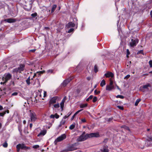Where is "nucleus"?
<instances>
[{
	"instance_id": "nucleus-16",
	"label": "nucleus",
	"mask_w": 152,
	"mask_h": 152,
	"mask_svg": "<svg viewBox=\"0 0 152 152\" xmlns=\"http://www.w3.org/2000/svg\"><path fill=\"white\" fill-rule=\"evenodd\" d=\"M114 88V86H111L110 85H107L106 87V90L110 91L113 89Z\"/></svg>"
},
{
	"instance_id": "nucleus-17",
	"label": "nucleus",
	"mask_w": 152,
	"mask_h": 152,
	"mask_svg": "<svg viewBox=\"0 0 152 152\" xmlns=\"http://www.w3.org/2000/svg\"><path fill=\"white\" fill-rule=\"evenodd\" d=\"M102 152H109V150L108 149V147L107 146L104 145L103 147V149L102 150Z\"/></svg>"
},
{
	"instance_id": "nucleus-3",
	"label": "nucleus",
	"mask_w": 152,
	"mask_h": 152,
	"mask_svg": "<svg viewBox=\"0 0 152 152\" xmlns=\"http://www.w3.org/2000/svg\"><path fill=\"white\" fill-rule=\"evenodd\" d=\"M30 112L29 117L30 120L28 121V122L31 121L32 122H34L37 119V115L34 112H31V111H30Z\"/></svg>"
},
{
	"instance_id": "nucleus-7",
	"label": "nucleus",
	"mask_w": 152,
	"mask_h": 152,
	"mask_svg": "<svg viewBox=\"0 0 152 152\" xmlns=\"http://www.w3.org/2000/svg\"><path fill=\"white\" fill-rule=\"evenodd\" d=\"M66 137V135L65 134H62L61 136L57 137L54 141V143L55 144L58 142L61 141L65 139Z\"/></svg>"
},
{
	"instance_id": "nucleus-8",
	"label": "nucleus",
	"mask_w": 152,
	"mask_h": 152,
	"mask_svg": "<svg viewBox=\"0 0 152 152\" xmlns=\"http://www.w3.org/2000/svg\"><path fill=\"white\" fill-rule=\"evenodd\" d=\"M77 145V143H75L69 145L68 147L67 150H65V151L66 152L68 151H72L76 150L77 148L76 147V146Z\"/></svg>"
},
{
	"instance_id": "nucleus-55",
	"label": "nucleus",
	"mask_w": 152,
	"mask_h": 152,
	"mask_svg": "<svg viewBox=\"0 0 152 152\" xmlns=\"http://www.w3.org/2000/svg\"><path fill=\"white\" fill-rule=\"evenodd\" d=\"M35 82H37L39 85V82L38 79H36L35 80Z\"/></svg>"
},
{
	"instance_id": "nucleus-64",
	"label": "nucleus",
	"mask_w": 152,
	"mask_h": 152,
	"mask_svg": "<svg viewBox=\"0 0 152 152\" xmlns=\"http://www.w3.org/2000/svg\"><path fill=\"white\" fill-rule=\"evenodd\" d=\"M150 15H151V17H152V10L151 12Z\"/></svg>"
},
{
	"instance_id": "nucleus-13",
	"label": "nucleus",
	"mask_w": 152,
	"mask_h": 152,
	"mask_svg": "<svg viewBox=\"0 0 152 152\" xmlns=\"http://www.w3.org/2000/svg\"><path fill=\"white\" fill-rule=\"evenodd\" d=\"M104 76L106 77H113L114 76L113 74L111 72H108L107 73L104 74Z\"/></svg>"
},
{
	"instance_id": "nucleus-60",
	"label": "nucleus",
	"mask_w": 152,
	"mask_h": 152,
	"mask_svg": "<svg viewBox=\"0 0 152 152\" xmlns=\"http://www.w3.org/2000/svg\"><path fill=\"white\" fill-rule=\"evenodd\" d=\"M75 115H75V114H74L73 115V116H72V117L71 119V120H73V119L74 118V117H75Z\"/></svg>"
},
{
	"instance_id": "nucleus-58",
	"label": "nucleus",
	"mask_w": 152,
	"mask_h": 152,
	"mask_svg": "<svg viewBox=\"0 0 152 152\" xmlns=\"http://www.w3.org/2000/svg\"><path fill=\"white\" fill-rule=\"evenodd\" d=\"M71 113L69 112L67 114V116L68 117H69L70 115L71 114Z\"/></svg>"
},
{
	"instance_id": "nucleus-9",
	"label": "nucleus",
	"mask_w": 152,
	"mask_h": 152,
	"mask_svg": "<svg viewBox=\"0 0 152 152\" xmlns=\"http://www.w3.org/2000/svg\"><path fill=\"white\" fill-rule=\"evenodd\" d=\"M138 39H132L131 41L130 42V46L132 47H134L135 46L136 44L138 42Z\"/></svg>"
},
{
	"instance_id": "nucleus-11",
	"label": "nucleus",
	"mask_w": 152,
	"mask_h": 152,
	"mask_svg": "<svg viewBox=\"0 0 152 152\" xmlns=\"http://www.w3.org/2000/svg\"><path fill=\"white\" fill-rule=\"evenodd\" d=\"M71 80V79L70 78H68L66 80H65L61 83V86L63 87H65L70 82Z\"/></svg>"
},
{
	"instance_id": "nucleus-21",
	"label": "nucleus",
	"mask_w": 152,
	"mask_h": 152,
	"mask_svg": "<svg viewBox=\"0 0 152 152\" xmlns=\"http://www.w3.org/2000/svg\"><path fill=\"white\" fill-rule=\"evenodd\" d=\"M105 85V82L104 79L102 80L100 83V86L101 87H103Z\"/></svg>"
},
{
	"instance_id": "nucleus-24",
	"label": "nucleus",
	"mask_w": 152,
	"mask_h": 152,
	"mask_svg": "<svg viewBox=\"0 0 152 152\" xmlns=\"http://www.w3.org/2000/svg\"><path fill=\"white\" fill-rule=\"evenodd\" d=\"M30 77H29L26 80V83L28 85H29L30 84Z\"/></svg>"
},
{
	"instance_id": "nucleus-27",
	"label": "nucleus",
	"mask_w": 152,
	"mask_h": 152,
	"mask_svg": "<svg viewBox=\"0 0 152 152\" xmlns=\"http://www.w3.org/2000/svg\"><path fill=\"white\" fill-rule=\"evenodd\" d=\"M93 95H90L88 98L86 99V101H88L90 99H91L93 98Z\"/></svg>"
},
{
	"instance_id": "nucleus-34",
	"label": "nucleus",
	"mask_w": 152,
	"mask_h": 152,
	"mask_svg": "<svg viewBox=\"0 0 152 152\" xmlns=\"http://www.w3.org/2000/svg\"><path fill=\"white\" fill-rule=\"evenodd\" d=\"M3 146L4 147L6 148L7 147L8 144L6 142H5L3 144Z\"/></svg>"
},
{
	"instance_id": "nucleus-50",
	"label": "nucleus",
	"mask_w": 152,
	"mask_h": 152,
	"mask_svg": "<svg viewBox=\"0 0 152 152\" xmlns=\"http://www.w3.org/2000/svg\"><path fill=\"white\" fill-rule=\"evenodd\" d=\"M59 115H58L57 114H55V118H58L59 117Z\"/></svg>"
},
{
	"instance_id": "nucleus-44",
	"label": "nucleus",
	"mask_w": 152,
	"mask_h": 152,
	"mask_svg": "<svg viewBox=\"0 0 152 152\" xmlns=\"http://www.w3.org/2000/svg\"><path fill=\"white\" fill-rule=\"evenodd\" d=\"M83 110V109H81L80 110H79L76 112L74 114L75 115H76L78 113H79L81 111Z\"/></svg>"
},
{
	"instance_id": "nucleus-2",
	"label": "nucleus",
	"mask_w": 152,
	"mask_h": 152,
	"mask_svg": "<svg viewBox=\"0 0 152 152\" xmlns=\"http://www.w3.org/2000/svg\"><path fill=\"white\" fill-rule=\"evenodd\" d=\"M24 67V65L21 64L18 67L12 70V72L13 73H21V72L23 71Z\"/></svg>"
},
{
	"instance_id": "nucleus-30",
	"label": "nucleus",
	"mask_w": 152,
	"mask_h": 152,
	"mask_svg": "<svg viewBox=\"0 0 152 152\" xmlns=\"http://www.w3.org/2000/svg\"><path fill=\"white\" fill-rule=\"evenodd\" d=\"M94 71L95 72L98 71V68L96 65H95L94 66Z\"/></svg>"
},
{
	"instance_id": "nucleus-47",
	"label": "nucleus",
	"mask_w": 152,
	"mask_h": 152,
	"mask_svg": "<svg viewBox=\"0 0 152 152\" xmlns=\"http://www.w3.org/2000/svg\"><path fill=\"white\" fill-rule=\"evenodd\" d=\"M55 117V115L52 114L50 115V118H54Z\"/></svg>"
},
{
	"instance_id": "nucleus-12",
	"label": "nucleus",
	"mask_w": 152,
	"mask_h": 152,
	"mask_svg": "<svg viewBox=\"0 0 152 152\" xmlns=\"http://www.w3.org/2000/svg\"><path fill=\"white\" fill-rule=\"evenodd\" d=\"M75 24L74 23L72 22H70L66 25V28H69L71 27H73L75 26Z\"/></svg>"
},
{
	"instance_id": "nucleus-40",
	"label": "nucleus",
	"mask_w": 152,
	"mask_h": 152,
	"mask_svg": "<svg viewBox=\"0 0 152 152\" xmlns=\"http://www.w3.org/2000/svg\"><path fill=\"white\" fill-rule=\"evenodd\" d=\"M94 93L96 94H99L100 91H97L96 90H95L94 91Z\"/></svg>"
},
{
	"instance_id": "nucleus-35",
	"label": "nucleus",
	"mask_w": 152,
	"mask_h": 152,
	"mask_svg": "<svg viewBox=\"0 0 152 152\" xmlns=\"http://www.w3.org/2000/svg\"><path fill=\"white\" fill-rule=\"evenodd\" d=\"M31 15L33 18L37 16V14L36 13H32L31 14Z\"/></svg>"
},
{
	"instance_id": "nucleus-62",
	"label": "nucleus",
	"mask_w": 152,
	"mask_h": 152,
	"mask_svg": "<svg viewBox=\"0 0 152 152\" xmlns=\"http://www.w3.org/2000/svg\"><path fill=\"white\" fill-rule=\"evenodd\" d=\"M85 133H86L85 132H83L81 135H83V136H85L86 135V134H85Z\"/></svg>"
},
{
	"instance_id": "nucleus-26",
	"label": "nucleus",
	"mask_w": 152,
	"mask_h": 152,
	"mask_svg": "<svg viewBox=\"0 0 152 152\" xmlns=\"http://www.w3.org/2000/svg\"><path fill=\"white\" fill-rule=\"evenodd\" d=\"M64 102H63L62 101L61 102V103H60L61 107L62 110H63V108L64 107Z\"/></svg>"
},
{
	"instance_id": "nucleus-53",
	"label": "nucleus",
	"mask_w": 152,
	"mask_h": 152,
	"mask_svg": "<svg viewBox=\"0 0 152 152\" xmlns=\"http://www.w3.org/2000/svg\"><path fill=\"white\" fill-rule=\"evenodd\" d=\"M47 92L45 91H44V96L43 97H45L46 96Z\"/></svg>"
},
{
	"instance_id": "nucleus-54",
	"label": "nucleus",
	"mask_w": 152,
	"mask_h": 152,
	"mask_svg": "<svg viewBox=\"0 0 152 152\" xmlns=\"http://www.w3.org/2000/svg\"><path fill=\"white\" fill-rule=\"evenodd\" d=\"M130 77V75H127L126 76H125L124 77L125 79L128 78Z\"/></svg>"
},
{
	"instance_id": "nucleus-38",
	"label": "nucleus",
	"mask_w": 152,
	"mask_h": 152,
	"mask_svg": "<svg viewBox=\"0 0 152 152\" xmlns=\"http://www.w3.org/2000/svg\"><path fill=\"white\" fill-rule=\"evenodd\" d=\"M74 30V28H71L68 31V33H70L71 32H72Z\"/></svg>"
},
{
	"instance_id": "nucleus-5",
	"label": "nucleus",
	"mask_w": 152,
	"mask_h": 152,
	"mask_svg": "<svg viewBox=\"0 0 152 152\" xmlns=\"http://www.w3.org/2000/svg\"><path fill=\"white\" fill-rule=\"evenodd\" d=\"M16 148L18 152L20 151V149L26 150L30 148L29 147L26 146L24 144H18L16 145Z\"/></svg>"
},
{
	"instance_id": "nucleus-57",
	"label": "nucleus",
	"mask_w": 152,
	"mask_h": 152,
	"mask_svg": "<svg viewBox=\"0 0 152 152\" xmlns=\"http://www.w3.org/2000/svg\"><path fill=\"white\" fill-rule=\"evenodd\" d=\"M68 117H67V116L65 115L64 117L62 119H63L64 120H65L66 118H67Z\"/></svg>"
},
{
	"instance_id": "nucleus-10",
	"label": "nucleus",
	"mask_w": 152,
	"mask_h": 152,
	"mask_svg": "<svg viewBox=\"0 0 152 152\" xmlns=\"http://www.w3.org/2000/svg\"><path fill=\"white\" fill-rule=\"evenodd\" d=\"M58 97L57 96H55L52 97L49 101L50 104H53L56 103V100L58 99Z\"/></svg>"
},
{
	"instance_id": "nucleus-37",
	"label": "nucleus",
	"mask_w": 152,
	"mask_h": 152,
	"mask_svg": "<svg viewBox=\"0 0 152 152\" xmlns=\"http://www.w3.org/2000/svg\"><path fill=\"white\" fill-rule=\"evenodd\" d=\"M5 89H4L3 90H1V91L2 92V95H4L6 93L5 92Z\"/></svg>"
},
{
	"instance_id": "nucleus-49",
	"label": "nucleus",
	"mask_w": 152,
	"mask_h": 152,
	"mask_svg": "<svg viewBox=\"0 0 152 152\" xmlns=\"http://www.w3.org/2000/svg\"><path fill=\"white\" fill-rule=\"evenodd\" d=\"M36 50L35 49H33V50H29V52H31L32 53H34L35 52V51H36Z\"/></svg>"
},
{
	"instance_id": "nucleus-6",
	"label": "nucleus",
	"mask_w": 152,
	"mask_h": 152,
	"mask_svg": "<svg viewBox=\"0 0 152 152\" xmlns=\"http://www.w3.org/2000/svg\"><path fill=\"white\" fill-rule=\"evenodd\" d=\"M151 87V85L149 83H147L145 85L140 86V90L143 92H145L148 91L149 90L148 87Z\"/></svg>"
},
{
	"instance_id": "nucleus-61",
	"label": "nucleus",
	"mask_w": 152,
	"mask_h": 152,
	"mask_svg": "<svg viewBox=\"0 0 152 152\" xmlns=\"http://www.w3.org/2000/svg\"><path fill=\"white\" fill-rule=\"evenodd\" d=\"M91 79V77H87V80H90V79Z\"/></svg>"
},
{
	"instance_id": "nucleus-63",
	"label": "nucleus",
	"mask_w": 152,
	"mask_h": 152,
	"mask_svg": "<svg viewBox=\"0 0 152 152\" xmlns=\"http://www.w3.org/2000/svg\"><path fill=\"white\" fill-rule=\"evenodd\" d=\"M3 108V107L1 106L0 105V110H2Z\"/></svg>"
},
{
	"instance_id": "nucleus-33",
	"label": "nucleus",
	"mask_w": 152,
	"mask_h": 152,
	"mask_svg": "<svg viewBox=\"0 0 152 152\" xmlns=\"http://www.w3.org/2000/svg\"><path fill=\"white\" fill-rule=\"evenodd\" d=\"M60 107L59 104L58 103L55 104L54 105V107L56 108H58L59 107Z\"/></svg>"
},
{
	"instance_id": "nucleus-1",
	"label": "nucleus",
	"mask_w": 152,
	"mask_h": 152,
	"mask_svg": "<svg viewBox=\"0 0 152 152\" xmlns=\"http://www.w3.org/2000/svg\"><path fill=\"white\" fill-rule=\"evenodd\" d=\"M99 136L98 133H91L89 134H86L85 136L80 135L78 137L77 141L78 142H82L84 141L88 138H90L93 137H97Z\"/></svg>"
},
{
	"instance_id": "nucleus-42",
	"label": "nucleus",
	"mask_w": 152,
	"mask_h": 152,
	"mask_svg": "<svg viewBox=\"0 0 152 152\" xmlns=\"http://www.w3.org/2000/svg\"><path fill=\"white\" fill-rule=\"evenodd\" d=\"M117 107L120 110H123L124 109V108L123 106H118Z\"/></svg>"
},
{
	"instance_id": "nucleus-59",
	"label": "nucleus",
	"mask_w": 152,
	"mask_h": 152,
	"mask_svg": "<svg viewBox=\"0 0 152 152\" xmlns=\"http://www.w3.org/2000/svg\"><path fill=\"white\" fill-rule=\"evenodd\" d=\"M32 125H32V123H30V124L29 126H30V128L31 129L32 128Z\"/></svg>"
},
{
	"instance_id": "nucleus-22",
	"label": "nucleus",
	"mask_w": 152,
	"mask_h": 152,
	"mask_svg": "<svg viewBox=\"0 0 152 152\" xmlns=\"http://www.w3.org/2000/svg\"><path fill=\"white\" fill-rule=\"evenodd\" d=\"M140 101L141 99H137L135 103V105L136 106H137L139 103L140 102Z\"/></svg>"
},
{
	"instance_id": "nucleus-48",
	"label": "nucleus",
	"mask_w": 152,
	"mask_h": 152,
	"mask_svg": "<svg viewBox=\"0 0 152 152\" xmlns=\"http://www.w3.org/2000/svg\"><path fill=\"white\" fill-rule=\"evenodd\" d=\"M81 121L82 122L84 123L86 122V120L85 118H82L81 119Z\"/></svg>"
},
{
	"instance_id": "nucleus-46",
	"label": "nucleus",
	"mask_w": 152,
	"mask_h": 152,
	"mask_svg": "<svg viewBox=\"0 0 152 152\" xmlns=\"http://www.w3.org/2000/svg\"><path fill=\"white\" fill-rule=\"evenodd\" d=\"M6 113V111L4 113H0V116H3Z\"/></svg>"
},
{
	"instance_id": "nucleus-25",
	"label": "nucleus",
	"mask_w": 152,
	"mask_h": 152,
	"mask_svg": "<svg viewBox=\"0 0 152 152\" xmlns=\"http://www.w3.org/2000/svg\"><path fill=\"white\" fill-rule=\"evenodd\" d=\"M75 126V124H73L69 126V128L71 130H72L74 129Z\"/></svg>"
},
{
	"instance_id": "nucleus-29",
	"label": "nucleus",
	"mask_w": 152,
	"mask_h": 152,
	"mask_svg": "<svg viewBox=\"0 0 152 152\" xmlns=\"http://www.w3.org/2000/svg\"><path fill=\"white\" fill-rule=\"evenodd\" d=\"M53 72V69H49L47 71V73L48 74L52 73Z\"/></svg>"
},
{
	"instance_id": "nucleus-36",
	"label": "nucleus",
	"mask_w": 152,
	"mask_h": 152,
	"mask_svg": "<svg viewBox=\"0 0 152 152\" xmlns=\"http://www.w3.org/2000/svg\"><path fill=\"white\" fill-rule=\"evenodd\" d=\"M97 100V98L96 96H94L93 98V102H95Z\"/></svg>"
},
{
	"instance_id": "nucleus-52",
	"label": "nucleus",
	"mask_w": 152,
	"mask_h": 152,
	"mask_svg": "<svg viewBox=\"0 0 152 152\" xmlns=\"http://www.w3.org/2000/svg\"><path fill=\"white\" fill-rule=\"evenodd\" d=\"M66 96H65V97L64 98L62 99V101L63 102H65V100H66Z\"/></svg>"
},
{
	"instance_id": "nucleus-43",
	"label": "nucleus",
	"mask_w": 152,
	"mask_h": 152,
	"mask_svg": "<svg viewBox=\"0 0 152 152\" xmlns=\"http://www.w3.org/2000/svg\"><path fill=\"white\" fill-rule=\"evenodd\" d=\"M113 81H112L111 80H110V83H109V85H110V86H113Z\"/></svg>"
},
{
	"instance_id": "nucleus-20",
	"label": "nucleus",
	"mask_w": 152,
	"mask_h": 152,
	"mask_svg": "<svg viewBox=\"0 0 152 152\" xmlns=\"http://www.w3.org/2000/svg\"><path fill=\"white\" fill-rule=\"evenodd\" d=\"M66 122V120L62 119L61 121L60 122V124L58 125V127H61L62 125L64 124Z\"/></svg>"
},
{
	"instance_id": "nucleus-51",
	"label": "nucleus",
	"mask_w": 152,
	"mask_h": 152,
	"mask_svg": "<svg viewBox=\"0 0 152 152\" xmlns=\"http://www.w3.org/2000/svg\"><path fill=\"white\" fill-rule=\"evenodd\" d=\"M18 93L17 92H14L12 94V96H16V95H18Z\"/></svg>"
},
{
	"instance_id": "nucleus-19",
	"label": "nucleus",
	"mask_w": 152,
	"mask_h": 152,
	"mask_svg": "<svg viewBox=\"0 0 152 152\" xmlns=\"http://www.w3.org/2000/svg\"><path fill=\"white\" fill-rule=\"evenodd\" d=\"M56 7L57 5L56 4H54L52 6L51 10V13H53V12Z\"/></svg>"
},
{
	"instance_id": "nucleus-14",
	"label": "nucleus",
	"mask_w": 152,
	"mask_h": 152,
	"mask_svg": "<svg viewBox=\"0 0 152 152\" xmlns=\"http://www.w3.org/2000/svg\"><path fill=\"white\" fill-rule=\"evenodd\" d=\"M80 89H77L75 91L73 92V94L74 95V96L75 97H77L78 96V95L80 93Z\"/></svg>"
},
{
	"instance_id": "nucleus-18",
	"label": "nucleus",
	"mask_w": 152,
	"mask_h": 152,
	"mask_svg": "<svg viewBox=\"0 0 152 152\" xmlns=\"http://www.w3.org/2000/svg\"><path fill=\"white\" fill-rule=\"evenodd\" d=\"M4 21L9 23H11L15 22V20L11 18H8L5 19Z\"/></svg>"
},
{
	"instance_id": "nucleus-15",
	"label": "nucleus",
	"mask_w": 152,
	"mask_h": 152,
	"mask_svg": "<svg viewBox=\"0 0 152 152\" xmlns=\"http://www.w3.org/2000/svg\"><path fill=\"white\" fill-rule=\"evenodd\" d=\"M46 132L47 131L45 129L41 131L40 133L38 134L37 136L39 137L41 136H43L46 133Z\"/></svg>"
},
{
	"instance_id": "nucleus-23",
	"label": "nucleus",
	"mask_w": 152,
	"mask_h": 152,
	"mask_svg": "<svg viewBox=\"0 0 152 152\" xmlns=\"http://www.w3.org/2000/svg\"><path fill=\"white\" fill-rule=\"evenodd\" d=\"M87 106V104H81L80 105V107L81 108H83L84 107H86Z\"/></svg>"
},
{
	"instance_id": "nucleus-56",
	"label": "nucleus",
	"mask_w": 152,
	"mask_h": 152,
	"mask_svg": "<svg viewBox=\"0 0 152 152\" xmlns=\"http://www.w3.org/2000/svg\"><path fill=\"white\" fill-rule=\"evenodd\" d=\"M126 51H127V55H129L130 53L129 51V50L128 49H127L126 50Z\"/></svg>"
},
{
	"instance_id": "nucleus-32",
	"label": "nucleus",
	"mask_w": 152,
	"mask_h": 152,
	"mask_svg": "<svg viewBox=\"0 0 152 152\" xmlns=\"http://www.w3.org/2000/svg\"><path fill=\"white\" fill-rule=\"evenodd\" d=\"M141 54L143 55H144V53L143 52V50H140V51H139L137 52V54Z\"/></svg>"
},
{
	"instance_id": "nucleus-41",
	"label": "nucleus",
	"mask_w": 152,
	"mask_h": 152,
	"mask_svg": "<svg viewBox=\"0 0 152 152\" xmlns=\"http://www.w3.org/2000/svg\"><path fill=\"white\" fill-rule=\"evenodd\" d=\"M39 147V146L38 145H35L33 146V148H37Z\"/></svg>"
},
{
	"instance_id": "nucleus-28",
	"label": "nucleus",
	"mask_w": 152,
	"mask_h": 152,
	"mask_svg": "<svg viewBox=\"0 0 152 152\" xmlns=\"http://www.w3.org/2000/svg\"><path fill=\"white\" fill-rule=\"evenodd\" d=\"M150 142H151V144L152 145V138L151 137H148L147 140L148 143Z\"/></svg>"
},
{
	"instance_id": "nucleus-45",
	"label": "nucleus",
	"mask_w": 152,
	"mask_h": 152,
	"mask_svg": "<svg viewBox=\"0 0 152 152\" xmlns=\"http://www.w3.org/2000/svg\"><path fill=\"white\" fill-rule=\"evenodd\" d=\"M122 127L124 128V129H127L128 130H129V128L128 127L126 126H122Z\"/></svg>"
},
{
	"instance_id": "nucleus-31",
	"label": "nucleus",
	"mask_w": 152,
	"mask_h": 152,
	"mask_svg": "<svg viewBox=\"0 0 152 152\" xmlns=\"http://www.w3.org/2000/svg\"><path fill=\"white\" fill-rule=\"evenodd\" d=\"M116 97L117 98H120L121 99H124V97L121 95H118L116 96Z\"/></svg>"
},
{
	"instance_id": "nucleus-39",
	"label": "nucleus",
	"mask_w": 152,
	"mask_h": 152,
	"mask_svg": "<svg viewBox=\"0 0 152 152\" xmlns=\"http://www.w3.org/2000/svg\"><path fill=\"white\" fill-rule=\"evenodd\" d=\"M149 64L151 68L152 67V60H151L149 61Z\"/></svg>"
},
{
	"instance_id": "nucleus-4",
	"label": "nucleus",
	"mask_w": 152,
	"mask_h": 152,
	"mask_svg": "<svg viewBox=\"0 0 152 152\" xmlns=\"http://www.w3.org/2000/svg\"><path fill=\"white\" fill-rule=\"evenodd\" d=\"M12 78V75L9 73H5L2 77V80L4 83H7Z\"/></svg>"
}]
</instances>
